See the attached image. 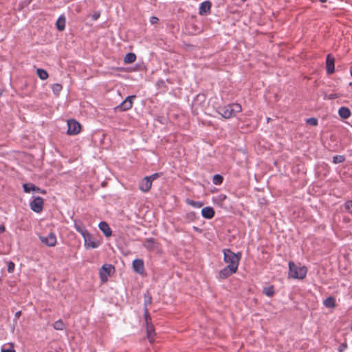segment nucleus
Returning a JSON list of instances; mask_svg holds the SVG:
<instances>
[{
  "label": "nucleus",
  "mask_w": 352,
  "mask_h": 352,
  "mask_svg": "<svg viewBox=\"0 0 352 352\" xmlns=\"http://www.w3.org/2000/svg\"><path fill=\"white\" fill-rule=\"evenodd\" d=\"M242 108L240 104L237 103H233L223 107L218 108V113L222 116L224 118H230L234 116L236 113L241 112Z\"/></svg>",
  "instance_id": "1"
},
{
  "label": "nucleus",
  "mask_w": 352,
  "mask_h": 352,
  "mask_svg": "<svg viewBox=\"0 0 352 352\" xmlns=\"http://www.w3.org/2000/svg\"><path fill=\"white\" fill-rule=\"evenodd\" d=\"M223 252V260L226 263H228V265L238 269L241 253L234 254L229 249H224Z\"/></svg>",
  "instance_id": "2"
},
{
  "label": "nucleus",
  "mask_w": 352,
  "mask_h": 352,
  "mask_svg": "<svg viewBox=\"0 0 352 352\" xmlns=\"http://www.w3.org/2000/svg\"><path fill=\"white\" fill-rule=\"evenodd\" d=\"M289 269V277L290 278L303 279L306 276L307 268L305 267H298L294 262L290 261Z\"/></svg>",
  "instance_id": "3"
},
{
  "label": "nucleus",
  "mask_w": 352,
  "mask_h": 352,
  "mask_svg": "<svg viewBox=\"0 0 352 352\" xmlns=\"http://www.w3.org/2000/svg\"><path fill=\"white\" fill-rule=\"evenodd\" d=\"M144 319L146 326V336L150 342L154 341V336L155 335L154 326L151 323V318L150 317L148 308L144 309Z\"/></svg>",
  "instance_id": "4"
},
{
  "label": "nucleus",
  "mask_w": 352,
  "mask_h": 352,
  "mask_svg": "<svg viewBox=\"0 0 352 352\" xmlns=\"http://www.w3.org/2000/svg\"><path fill=\"white\" fill-rule=\"evenodd\" d=\"M84 239L85 247L87 249L97 248L100 243L98 240H95L94 236L88 232L82 236Z\"/></svg>",
  "instance_id": "5"
},
{
  "label": "nucleus",
  "mask_w": 352,
  "mask_h": 352,
  "mask_svg": "<svg viewBox=\"0 0 352 352\" xmlns=\"http://www.w3.org/2000/svg\"><path fill=\"white\" fill-rule=\"evenodd\" d=\"M81 126L79 122L75 120H69L67 121V134L70 135H76L80 133Z\"/></svg>",
  "instance_id": "6"
},
{
  "label": "nucleus",
  "mask_w": 352,
  "mask_h": 352,
  "mask_svg": "<svg viewBox=\"0 0 352 352\" xmlns=\"http://www.w3.org/2000/svg\"><path fill=\"white\" fill-rule=\"evenodd\" d=\"M115 271V268L112 265L104 264L102 265L100 270V276L101 280L104 282L107 281L108 277L111 276L112 273Z\"/></svg>",
  "instance_id": "7"
},
{
  "label": "nucleus",
  "mask_w": 352,
  "mask_h": 352,
  "mask_svg": "<svg viewBox=\"0 0 352 352\" xmlns=\"http://www.w3.org/2000/svg\"><path fill=\"white\" fill-rule=\"evenodd\" d=\"M135 96H129L126 98V99L118 107H116V109H119L120 111H127L132 108L133 104V99L135 98Z\"/></svg>",
  "instance_id": "8"
},
{
  "label": "nucleus",
  "mask_w": 352,
  "mask_h": 352,
  "mask_svg": "<svg viewBox=\"0 0 352 352\" xmlns=\"http://www.w3.org/2000/svg\"><path fill=\"white\" fill-rule=\"evenodd\" d=\"M30 208L35 212L39 213L43 210V199L41 197H35L30 204Z\"/></svg>",
  "instance_id": "9"
},
{
  "label": "nucleus",
  "mask_w": 352,
  "mask_h": 352,
  "mask_svg": "<svg viewBox=\"0 0 352 352\" xmlns=\"http://www.w3.org/2000/svg\"><path fill=\"white\" fill-rule=\"evenodd\" d=\"M39 239L49 247H54L56 244V236L53 232H50L47 236H39Z\"/></svg>",
  "instance_id": "10"
},
{
  "label": "nucleus",
  "mask_w": 352,
  "mask_h": 352,
  "mask_svg": "<svg viewBox=\"0 0 352 352\" xmlns=\"http://www.w3.org/2000/svg\"><path fill=\"white\" fill-rule=\"evenodd\" d=\"M237 271V268H234L232 267H230L229 265H227L223 269L220 270L219 273V278L221 279H225L228 277H229L232 274L235 273Z\"/></svg>",
  "instance_id": "11"
},
{
  "label": "nucleus",
  "mask_w": 352,
  "mask_h": 352,
  "mask_svg": "<svg viewBox=\"0 0 352 352\" xmlns=\"http://www.w3.org/2000/svg\"><path fill=\"white\" fill-rule=\"evenodd\" d=\"M133 267L135 272L142 274L144 272V262L142 259H135L133 261Z\"/></svg>",
  "instance_id": "12"
},
{
  "label": "nucleus",
  "mask_w": 352,
  "mask_h": 352,
  "mask_svg": "<svg viewBox=\"0 0 352 352\" xmlns=\"http://www.w3.org/2000/svg\"><path fill=\"white\" fill-rule=\"evenodd\" d=\"M334 57L331 54H328L326 60L327 72L328 74H332L334 72Z\"/></svg>",
  "instance_id": "13"
},
{
  "label": "nucleus",
  "mask_w": 352,
  "mask_h": 352,
  "mask_svg": "<svg viewBox=\"0 0 352 352\" xmlns=\"http://www.w3.org/2000/svg\"><path fill=\"white\" fill-rule=\"evenodd\" d=\"M144 245L149 251H155L159 248L158 243L153 238L147 239Z\"/></svg>",
  "instance_id": "14"
},
{
  "label": "nucleus",
  "mask_w": 352,
  "mask_h": 352,
  "mask_svg": "<svg viewBox=\"0 0 352 352\" xmlns=\"http://www.w3.org/2000/svg\"><path fill=\"white\" fill-rule=\"evenodd\" d=\"M152 186V183L148 177H145L140 183V189L144 192H148Z\"/></svg>",
  "instance_id": "15"
},
{
  "label": "nucleus",
  "mask_w": 352,
  "mask_h": 352,
  "mask_svg": "<svg viewBox=\"0 0 352 352\" xmlns=\"http://www.w3.org/2000/svg\"><path fill=\"white\" fill-rule=\"evenodd\" d=\"M211 8V3L208 1H204L201 3L199 8V14L200 15H204L205 14L209 12Z\"/></svg>",
  "instance_id": "16"
},
{
  "label": "nucleus",
  "mask_w": 352,
  "mask_h": 352,
  "mask_svg": "<svg viewBox=\"0 0 352 352\" xmlns=\"http://www.w3.org/2000/svg\"><path fill=\"white\" fill-rule=\"evenodd\" d=\"M99 228L107 237L111 236L112 231L107 223L104 221L100 222L99 223Z\"/></svg>",
  "instance_id": "17"
},
{
  "label": "nucleus",
  "mask_w": 352,
  "mask_h": 352,
  "mask_svg": "<svg viewBox=\"0 0 352 352\" xmlns=\"http://www.w3.org/2000/svg\"><path fill=\"white\" fill-rule=\"evenodd\" d=\"M201 214L206 219H212L214 215V210L212 207H204L201 210Z\"/></svg>",
  "instance_id": "18"
},
{
  "label": "nucleus",
  "mask_w": 352,
  "mask_h": 352,
  "mask_svg": "<svg viewBox=\"0 0 352 352\" xmlns=\"http://www.w3.org/2000/svg\"><path fill=\"white\" fill-rule=\"evenodd\" d=\"M74 228L79 233L81 234L82 236L85 234V233L88 232L81 221H75Z\"/></svg>",
  "instance_id": "19"
},
{
  "label": "nucleus",
  "mask_w": 352,
  "mask_h": 352,
  "mask_svg": "<svg viewBox=\"0 0 352 352\" xmlns=\"http://www.w3.org/2000/svg\"><path fill=\"white\" fill-rule=\"evenodd\" d=\"M338 114L342 118L346 119L350 117L351 111L349 108L342 107L338 110Z\"/></svg>",
  "instance_id": "20"
},
{
  "label": "nucleus",
  "mask_w": 352,
  "mask_h": 352,
  "mask_svg": "<svg viewBox=\"0 0 352 352\" xmlns=\"http://www.w3.org/2000/svg\"><path fill=\"white\" fill-rule=\"evenodd\" d=\"M23 190L25 192H30L31 191H35L37 192L40 190V188L36 186H34L32 184H24L23 186Z\"/></svg>",
  "instance_id": "21"
},
{
  "label": "nucleus",
  "mask_w": 352,
  "mask_h": 352,
  "mask_svg": "<svg viewBox=\"0 0 352 352\" xmlns=\"http://www.w3.org/2000/svg\"><path fill=\"white\" fill-rule=\"evenodd\" d=\"M65 27V18L64 16H60L56 21V28L58 30L63 31Z\"/></svg>",
  "instance_id": "22"
},
{
  "label": "nucleus",
  "mask_w": 352,
  "mask_h": 352,
  "mask_svg": "<svg viewBox=\"0 0 352 352\" xmlns=\"http://www.w3.org/2000/svg\"><path fill=\"white\" fill-rule=\"evenodd\" d=\"M324 305L328 308H334L336 306L334 298L329 296L324 300Z\"/></svg>",
  "instance_id": "23"
},
{
  "label": "nucleus",
  "mask_w": 352,
  "mask_h": 352,
  "mask_svg": "<svg viewBox=\"0 0 352 352\" xmlns=\"http://www.w3.org/2000/svg\"><path fill=\"white\" fill-rule=\"evenodd\" d=\"M136 56L133 53H127L124 56V61L125 63H132L135 62Z\"/></svg>",
  "instance_id": "24"
},
{
  "label": "nucleus",
  "mask_w": 352,
  "mask_h": 352,
  "mask_svg": "<svg viewBox=\"0 0 352 352\" xmlns=\"http://www.w3.org/2000/svg\"><path fill=\"white\" fill-rule=\"evenodd\" d=\"M36 74H37L38 76L39 77V78L43 80H46L49 76L47 71H45L43 69H37Z\"/></svg>",
  "instance_id": "25"
},
{
  "label": "nucleus",
  "mask_w": 352,
  "mask_h": 352,
  "mask_svg": "<svg viewBox=\"0 0 352 352\" xmlns=\"http://www.w3.org/2000/svg\"><path fill=\"white\" fill-rule=\"evenodd\" d=\"M52 89L53 93L56 96H59L60 92L62 91L63 87L60 84L55 83L52 85Z\"/></svg>",
  "instance_id": "26"
},
{
  "label": "nucleus",
  "mask_w": 352,
  "mask_h": 352,
  "mask_svg": "<svg viewBox=\"0 0 352 352\" xmlns=\"http://www.w3.org/2000/svg\"><path fill=\"white\" fill-rule=\"evenodd\" d=\"M223 178L220 175H214L212 178V182L215 185H220L223 182Z\"/></svg>",
  "instance_id": "27"
},
{
  "label": "nucleus",
  "mask_w": 352,
  "mask_h": 352,
  "mask_svg": "<svg viewBox=\"0 0 352 352\" xmlns=\"http://www.w3.org/2000/svg\"><path fill=\"white\" fill-rule=\"evenodd\" d=\"M263 293L267 296H272L274 294L273 286L265 287L263 289Z\"/></svg>",
  "instance_id": "28"
},
{
  "label": "nucleus",
  "mask_w": 352,
  "mask_h": 352,
  "mask_svg": "<svg viewBox=\"0 0 352 352\" xmlns=\"http://www.w3.org/2000/svg\"><path fill=\"white\" fill-rule=\"evenodd\" d=\"M53 327L56 330H63L64 329L65 324L61 320H59L54 323Z\"/></svg>",
  "instance_id": "29"
},
{
  "label": "nucleus",
  "mask_w": 352,
  "mask_h": 352,
  "mask_svg": "<svg viewBox=\"0 0 352 352\" xmlns=\"http://www.w3.org/2000/svg\"><path fill=\"white\" fill-rule=\"evenodd\" d=\"M186 203L195 208H201L203 206V203L199 201H195L192 200L187 199Z\"/></svg>",
  "instance_id": "30"
},
{
  "label": "nucleus",
  "mask_w": 352,
  "mask_h": 352,
  "mask_svg": "<svg viewBox=\"0 0 352 352\" xmlns=\"http://www.w3.org/2000/svg\"><path fill=\"white\" fill-rule=\"evenodd\" d=\"M345 160V157L344 155H336L333 157V162L334 164L342 163Z\"/></svg>",
  "instance_id": "31"
},
{
  "label": "nucleus",
  "mask_w": 352,
  "mask_h": 352,
  "mask_svg": "<svg viewBox=\"0 0 352 352\" xmlns=\"http://www.w3.org/2000/svg\"><path fill=\"white\" fill-rule=\"evenodd\" d=\"M152 302V298L151 295L147 293L144 294V309L147 308V305H150Z\"/></svg>",
  "instance_id": "32"
},
{
  "label": "nucleus",
  "mask_w": 352,
  "mask_h": 352,
  "mask_svg": "<svg viewBox=\"0 0 352 352\" xmlns=\"http://www.w3.org/2000/svg\"><path fill=\"white\" fill-rule=\"evenodd\" d=\"M9 347L8 349H6L4 346L1 348V352H16L14 349V344L13 343H9L8 344Z\"/></svg>",
  "instance_id": "33"
},
{
  "label": "nucleus",
  "mask_w": 352,
  "mask_h": 352,
  "mask_svg": "<svg viewBox=\"0 0 352 352\" xmlns=\"http://www.w3.org/2000/svg\"><path fill=\"white\" fill-rule=\"evenodd\" d=\"M306 122L311 126H316L318 124V120L315 118H308Z\"/></svg>",
  "instance_id": "34"
},
{
  "label": "nucleus",
  "mask_w": 352,
  "mask_h": 352,
  "mask_svg": "<svg viewBox=\"0 0 352 352\" xmlns=\"http://www.w3.org/2000/svg\"><path fill=\"white\" fill-rule=\"evenodd\" d=\"M344 206L346 210L352 213V210H351V208H352V201H347L345 203Z\"/></svg>",
  "instance_id": "35"
},
{
  "label": "nucleus",
  "mask_w": 352,
  "mask_h": 352,
  "mask_svg": "<svg viewBox=\"0 0 352 352\" xmlns=\"http://www.w3.org/2000/svg\"><path fill=\"white\" fill-rule=\"evenodd\" d=\"M14 263L12 261H10L8 265V271L11 273L14 271Z\"/></svg>",
  "instance_id": "36"
},
{
  "label": "nucleus",
  "mask_w": 352,
  "mask_h": 352,
  "mask_svg": "<svg viewBox=\"0 0 352 352\" xmlns=\"http://www.w3.org/2000/svg\"><path fill=\"white\" fill-rule=\"evenodd\" d=\"M337 98H338V95L336 94H331L327 95L324 96V98L328 99V100H333V99H335Z\"/></svg>",
  "instance_id": "37"
},
{
  "label": "nucleus",
  "mask_w": 352,
  "mask_h": 352,
  "mask_svg": "<svg viewBox=\"0 0 352 352\" xmlns=\"http://www.w3.org/2000/svg\"><path fill=\"white\" fill-rule=\"evenodd\" d=\"M159 177H160L159 173H155V174H153V175H151L150 176H147L146 177H148V179H150V181L152 183L154 179L158 178Z\"/></svg>",
  "instance_id": "38"
},
{
  "label": "nucleus",
  "mask_w": 352,
  "mask_h": 352,
  "mask_svg": "<svg viewBox=\"0 0 352 352\" xmlns=\"http://www.w3.org/2000/svg\"><path fill=\"white\" fill-rule=\"evenodd\" d=\"M159 22V19L156 16H151L150 18V23L153 25L157 24Z\"/></svg>",
  "instance_id": "39"
},
{
  "label": "nucleus",
  "mask_w": 352,
  "mask_h": 352,
  "mask_svg": "<svg viewBox=\"0 0 352 352\" xmlns=\"http://www.w3.org/2000/svg\"><path fill=\"white\" fill-rule=\"evenodd\" d=\"M100 14L98 12H95L92 15V19L94 20H97L100 17Z\"/></svg>",
  "instance_id": "40"
},
{
  "label": "nucleus",
  "mask_w": 352,
  "mask_h": 352,
  "mask_svg": "<svg viewBox=\"0 0 352 352\" xmlns=\"http://www.w3.org/2000/svg\"><path fill=\"white\" fill-rule=\"evenodd\" d=\"M346 346L347 345L346 343L342 344L339 348V352H342V351L344 350L346 348Z\"/></svg>",
  "instance_id": "41"
},
{
  "label": "nucleus",
  "mask_w": 352,
  "mask_h": 352,
  "mask_svg": "<svg viewBox=\"0 0 352 352\" xmlns=\"http://www.w3.org/2000/svg\"><path fill=\"white\" fill-rule=\"evenodd\" d=\"M21 316V311H17L15 315H14V318H15V320H17L20 318V316Z\"/></svg>",
  "instance_id": "42"
},
{
  "label": "nucleus",
  "mask_w": 352,
  "mask_h": 352,
  "mask_svg": "<svg viewBox=\"0 0 352 352\" xmlns=\"http://www.w3.org/2000/svg\"><path fill=\"white\" fill-rule=\"evenodd\" d=\"M5 230H6V228L4 226H3V225L0 226V233L3 232L5 231Z\"/></svg>",
  "instance_id": "43"
},
{
  "label": "nucleus",
  "mask_w": 352,
  "mask_h": 352,
  "mask_svg": "<svg viewBox=\"0 0 352 352\" xmlns=\"http://www.w3.org/2000/svg\"><path fill=\"white\" fill-rule=\"evenodd\" d=\"M37 192H40L42 194H46V190L40 189V190L37 191Z\"/></svg>",
  "instance_id": "44"
},
{
  "label": "nucleus",
  "mask_w": 352,
  "mask_h": 352,
  "mask_svg": "<svg viewBox=\"0 0 352 352\" xmlns=\"http://www.w3.org/2000/svg\"><path fill=\"white\" fill-rule=\"evenodd\" d=\"M322 3H325L327 0H319Z\"/></svg>",
  "instance_id": "45"
},
{
  "label": "nucleus",
  "mask_w": 352,
  "mask_h": 352,
  "mask_svg": "<svg viewBox=\"0 0 352 352\" xmlns=\"http://www.w3.org/2000/svg\"><path fill=\"white\" fill-rule=\"evenodd\" d=\"M221 196H222L221 199H226V196L225 195H221Z\"/></svg>",
  "instance_id": "46"
},
{
  "label": "nucleus",
  "mask_w": 352,
  "mask_h": 352,
  "mask_svg": "<svg viewBox=\"0 0 352 352\" xmlns=\"http://www.w3.org/2000/svg\"><path fill=\"white\" fill-rule=\"evenodd\" d=\"M351 75L352 76V69H351Z\"/></svg>",
  "instance_id": "47"
}]
</instances>
